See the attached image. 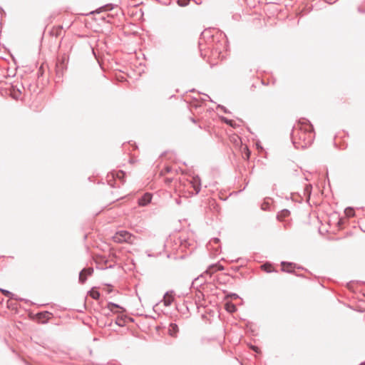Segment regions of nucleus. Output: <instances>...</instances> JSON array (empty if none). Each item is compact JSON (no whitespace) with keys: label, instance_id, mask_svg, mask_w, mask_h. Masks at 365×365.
<instances>
[{"label":"nucleus","instance_id":"f257e3e1","mask_svg":"<svg viewBox=\"0 0 365 365\" xmlns=\"http://www.w3.org/2000/svg\"><path fill=\"white\" fill-rule=\"evenodd\" d=\"M314 138V130L312 124L307 120H300L294 125L292 140L296 148H305L309 146Z\"/></svg>","mask_w":365,"mask_h":365},{"label":"nucleus","instance_id":"f03ea898","mask_svg":"<svg viewBox=\"0 0 365 365\" xmlns=\"http://www.w3.org/2000/svg\"><path fill=\"white\" fill-rule=\"evenodd\" d=\"M113 240L115 242L122 243L128 242L133 244L135 240V236L132 235L130 232L125 230H120L117 232L113 237Z\"/></svg>","mask_w":365,"mask_h":365},{"label":"nucleus","instance_id":"7ed1b4c3","mask_svg":"<svg viewBox=\"0 0 365 365\" xmlns=\"http://www.w3.org/2000/svg\"><path fill=\"white\" fill-rule=\"evenodd\" d=\"M93 273V268L88 267L82 269L79 274V282L83 284L88 276L92 275Z\"/></svg>","mask_w":365,"mask_h":365},{"label":"nucleus","instance_id":"20e7f679","mask_svg":"<svg viewBox=\"0 0 365 365\" xmlns=\"http://www.w3.org/2000/svg\"><path fill=\"white\" fill-rule=\"evenodd\" d=\"M194 190V194L197 195L200 190L201 182L198 176L193 177L189 182Z\"/></svg>","mask_w":365,"mask_h":365},{"label":"nucleus","instance_id":"39448f33","mask_svg":"<svg viewBox=\"0 0 365 365\" xmlns=\"http://www.w3.org/2000/svg\"><path fill=\"white\" fill-rule=\"evenodd\" d=\"M173 291H168L164 294L163 301L165 307H169L172 304L175 299Z\"/></svg>","mask_w":365,"mask_h":365},{"label":"nucleus","instance_id":"423d86ee","mask_svg":"<svg viewBox=\"0 0 365 365\" xmlns=\"http://www.w3.org/2000/svg\"><path fill=\"white\" fill-rule=\"evenodd\" d=\"M152 196L150 193L144 194L140 198L138 199V205L140 206H146L151 201Z\"/></svg>","mask_w":365,"mask_h":365},{"label":"nucleus","instance_id":"0eeeda50","mask_svg":"<svg viewBox=\"0 0 365 365\" xmlns=\"http://www.w3.org/2000/svg\"><path fill=\"white\" fill-rule=\"evenodd\" d=\"M224 267L222 265L220 264H212L209 267V268L205 271L204 274H211L216 272L217 270H223Z\"/></svg>","mask_w":365,"mask_h":365},{"label":"nucleus","instance_id":"6e6552de","mask_svg":"<svg viewBox=\"0 0 365 365\" xmlns=\"http://www.w3.org/2000/svg\"><path fill=\"white\" fill-rule=\"evenodd\" d=\"M178 332V327L176 324L171 323L168 328V334L171 336H176L177 333Z\"/></svg>","mask_w":365,"mask_h":365},{"label":"nucleus","instance_id":"1a4fd4ad","mask_svg":"<svg viewBox=\"0 0 365 365\" xmlns=\"http://www.w3.org/2000/svg\"><path fill=\"white\" fill-rule=\"evenodd\" d=\"M107 308L112 312L116 313L117 309H122L118 304H116L113 302H108L107 304Z\"/></svg>","mask_w":365,"mask_h":365},{"label":"nucleus","instance_id":"9d476101","mask_svg":"<svg viewBox=\"0 0 365 365\" xmlns=\"http://www.w3.org/2000/svg\"><path fill=\"white\" fill-rule=\"evenodd\" d=\"M0 292L6 297H9V299H17V298L15 297V295L11 292L9 290H6V289H1L0 288Z\"/></svg>","mask_w":365,"mask_h":365},{"label":"nucleus","instance_id":"9b49d317","mask_svg":"<svg viewBox=\"0 0 365 365\" xmlns=\"http://www.w3.org/2000/svg\"><path fill=\"white\" fill-rule=\"evenodd\" d=\"M282 270L288 272H291L292 270L289 268H292L293 264L292 263H287L284 262H282Z\"/></svg>","mask_w":365,"mask_h":365},{"label":"nucleus","instance_id":"f8f14e48","mask_svg":"<svg viewBox=\"0 0 365 365\" xmlns=\"http://www.w3.org/2000/svg\"><path fill=\"white\" fill-rule=\"evenodd\" d=\"M289 215V211L288 210H283L277 215V218L282 220Z\"/></svg>","mask_w":365,"mask_h":365},{"label":"nucleus","instance_id":"ddd939ff","mask_svg":"<svg viewBox=\"0 0 365 365\" xmlns=\"http://www.w3.org/2000/svg\"><path fill=\"white\" fill-rule=\"evenodd\" d=\"M226 309L227 312L232 313V312H235L237 309H236V307L235 304H233L232 303H227L226 304Z\"/></svg>","mask_w":365,"mask_h":365},{"label":"nucleus","instance_id":"4468645a","mask_svg":"<svg viewBox=\"0 0 365 365\" xmlns=\"http://www.w3.org/2000/svg\"><path fill=\"white\" fill-rule=\"evenodd\" d=\"M344 213L347 217H351L354 215V210L351 207H347L345 209Z\"/></svg>","mask_w":365,"mask_h":365},{"label":"nucleus","instance_id":"2eb2a0df","mask_svg":"<svg viewBox=\"0 0 365 365\" xmlns=\"http://www.w3.org/2000/svg\"><path fill=\"white\" fill-rule=\"evenodd\" d=\"M100 295H101V294H100V292H99L98 291H97V290H93H93H91V291L90 292V296H91L93 299H99Z\"/></svg>","mask_w":365,"mask_h":365},{"label":"nucleus","instance_id":"dca6fc26","mask_svg":"<svg viewBox=\"0 0 365 365\" xmlns=\"http://www.w3.org/2000/svg\"><path fill=\"white\" fill-rule=\"evenodd\" d=\"M115 324L120 327H123L125 324L124 319L122 317H118L115 321Z\"/></svg>","mask_w":365,"mask_h":365},{"label":"nucleus","instance_id":"f3484780","mask_svg":"<svg viewBox=\"0 0 365 365\" xmlns=\"http://www.w3.org/2000/svg\"><path fill=\"white\" fill-rule=\"evenodd\" d=\"M188 3L189 0H178V4L180 6H185Z\"/></svg>","mask_w":365,"mask_h":365},{"label":"nucleus","instance_id":"a211bd4d","mask_svg":"<svg viewBox=\"0 0 365 365\" xmlns=\"http://www.w3.org/2000/svg\"><path fill=\"white\" fill-rule=\"evenodd\" d=\"M175 202H176V203H177V204H178V205H180V204H181V200H180V198H177V199H175Z\"/></svg>","mask_w":365,"mask_h":365},{"label":"nucleus","instance_id":"6ab92c4d","mask_svg":"<svg viewBox=\"0 0 365 365\" xmlns=\"http://www.w3.org/2000/svg\"><path fill=\"white\" fill-rule=\"evenodd\" d=\"M267 206H268V204H264V205H262V210H266Z\"/></svg>","mask_w":365,"mask_h":365},{"label":"nucleus","instance_id":"aec40b11","mask_svg":"<svg viewBox=\"0 0 365 365\" xmlns=\"http://www.w3.org/2000/svg\"><path fill=\"white\" fill-rule=\"evenodd\" d=\"M247 158H249L250 157V151L248 149H247V153H246Z\"/></svg>","mask_w":365,"mask_h":365},{"label":"nucleus","instance_id":"412c9836","mask_svg":"<svg viewBox=\"0 0 365 365\" xmlns=\"http://www.w3.org/2000/svg\"><path fill=\"white\" fill-rule=\"evenodd\" d=\"M215 243H217L219 242V239L218 238H214L212 240Z\"/></svg>","mask_w":365,"mask_h":365},{"label":"nucleus","instance_id":"4be33fe9","mask_svg":"<svg viewBox=\"0 0 365 365\" xmlns=\"http://www.w3.org/2000/svg\"><path fill=\"white\" fill-rule=\"evenodd\" d=\"M225 122H226L227 123H229L230 125H232V120H225Z\"/></svg>","mask_w":365,"mask_h":365},{"label":"nucleus","instance_id":"5701e85b","mask_svg":"<svg viewBox=\"0 0 365 365\" xmlns=\"http://www.w3.org/2000/svg\"><path fill=\"white\" fill-rule=\"evenodd\" d=\"M252 349H253V350H255L256 352H257V349H257V347H253Z\"/></svg>","mask_w":365,"mask_h":365},{"label":"nucleus","instance_id":"b1692460","mask_svg":"<svg viewBox=\"0 0 365 365\" xmlns=\"http://www.w3.org/2000/svg\"><path fill=\"white\" fill-rule=\"evenodd\" d=\"M221 108L223 109L225 112H226V110L224 106H221Z\"/></svg>","mask_w":365,"mask_h":365},{"label":"nucleus","instance_id":"393cba45","mask_svg":"<svg viewBox=\"0 0 365 365\" xmlns=\"http://www.w3.org/2000/svg\"><path fill=\"white\" fill-rule=\"evenodd\" d=\"M360 365H365V363H361Z\"/></svg>","mask_w":365,"mask_h":365}]
</instances>
